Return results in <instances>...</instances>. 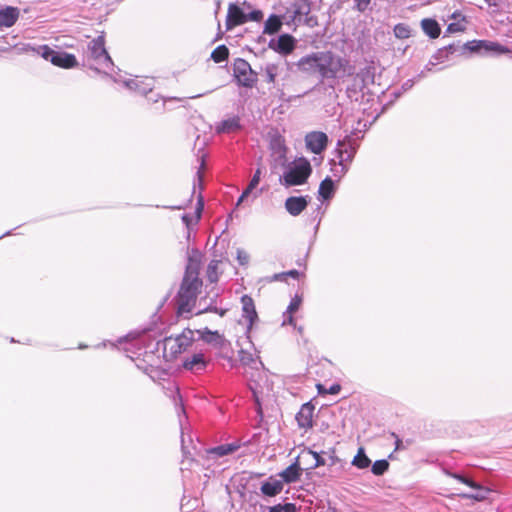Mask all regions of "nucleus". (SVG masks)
Masks as SVG:
<instances>
[{
    "mask_svg": "<svg viewBox=\"0 0 512 512\" xmlns=\"http://www.w3.org/2000/svg\"><path fill=\"white\" fill-rule=\"evenodd\" d=\"M210 362V359L203 352H196L182 361V368L199 375L206 372Z\"/></svg>",
    "mask_w": 512,
    "mask_h": 512,
    "instance_id": "nucleus-11",
    "label": "nucleus"
},
{
    "mask_svg": "<svg viewBox=\"0 0 512 512\" xmlns=\"http://www.w3.org/2000/svg\"><path fill=\"white\" fill-rule=\"evenodd\" d=\"M194 332L190 328H185L182 333L178 334V341H181V346L186 351L195 341Z\"/></svg>",
    "mask_w": 512,
    "mask_h": 512,
    "instance_id": "nucleus-37",
    "label": "nucleus"
},
{
    "mask_svg": "<svg viewBox=\"0 0 512 512\" xmlns=\"http://www.w3.org/2000/svg\"><path fill=\"white\" fill-rule=\"evenodd\" d=\"M302 296L295 294V296L290 300V303L286 309V311L283 313V316H286V314H293L295 313L302 304Z\"/></svg>",
    "mask_w": 512,
    "mask_h": 512,
    "instance_id": "nucleus-43",
    "label": "nucleus"
},
{
    "mask_svg": "<svg viewBox=\"0 0 512 512\" xmlns=\"http://www.w3.org/2000/svg\"><path fill=\"white\" fill-rule=\"evenodd\" d=\"M277 65L276 64H273V63H270V64H267L266 67H265V75H266V81L268 83H274L275 82V79H276V76H277Z\"/></svg>",
    "mask_w": 512,
    "mask_h": 512,
    "instance_id": "nucleus-47",
    "label": "nucleus"
},
{
    "mask_svg": "<svg viewBox=\"0 0 512 512\" xmlns=\"http://www.w3.org/2000/svg\"><path fill=\"white\" fill-rule=\"evenodd\" d=\"M203 209H204V197H203L202 193H199V195L197 197L195 211H194L195 222L200 221V219L202 217Z\"/></svg>",
    "mask_w": 512,
    "mask_h": 512,
    "instance_id": "nucleus-50",
    "label": "nucleus"
},
{
    "mask_svg": "<svg viewBox=\"0 0 512 512\" xmlns=\"http://www.w3.org/2000/svg\"><path fill=\"white\" fill-rule=\"evenodd\" d=\"M338 185L337 181H335L331 176L327 175L321 182L318 188L317 192V198L318 200L324 202V201H330L336 191H337Z\"/></svg>",
    "mask_w": 512,
    "mask_h": 512,
    "instance_id": "nucleus-17",
    "label": "nucleus"
},
{
    "mask_svg": "<svg viewBox=\"0 0 512 512\" xmlns=\"http://www.w3.org/2000/svg\"><path fill=\"white\" fill-rule=\"evenodd\" d=\"M308 453L311 454L313 456V458L315 459V464L313 466L314 468L325 465V460L320 456V454L318 452L309 450Z\"/></svg>",
    "mask_w": 512,
    "mask_h": 512,
    "instance_id": "nucleus-63",
    "label": "nucleus"
},
{
    "mask_svg": "<svg viewBox=\"0 0 512 512\" xmlns=\"http://www.w3.org/2000/svg\"><path fill=\"white\" fill-rule=\"evenodd\" d=\"M269 149L272 154L277 155L279 160H286L288 149L285 144V139L280 133L276 132L270 136Z\"/></svg>",
    "mask_w": 512,
    "mask_h": 512,
    "instance_id": "nucleus-19",
    "label": "nucleus"
},
{
    "mask_svg": "<svg viewBox=\"0 0 512 512\" xmlns=\"http://www.w3.org/2000/svg\"><path fill=\"white\" fill-rule=\"evenodd\" d=\"M348 61L336 56L332 51L312 52L301 57L296 66L299 71L306 74L319 73L321 80L336 79L338 72L345 69Z\"/></svg>",
    "mask_w": 512,
    "mask_h": 512,
    "instance_id": "nucleus-1",
    "label": "nucleus"
},
{
    "mask_svg": "<svg viewBox=\"0 0 512 512\" xmlns=\"http://www.w3.org/2000/svg\"><path fill=\"white\" fill-rule=\"evenodd\" d=\"M199 335V339L207 344H212L217 348H223L226 343V339L223 334L217 330H211L208 327L196 330Z\"/></svg>",
    "mask_w": 512,
    "mask_h": 512,
    "instance_id": "nucleus-18",
    "label": "nucleus"
},
{
    "mask_svg": "<svg viewBox=\"0 0 512 512\" xmlns=\"http://www.w3.org/2000/svg\"><path fill=\"white\" fill-rule=\"evenodd\" d=\"M402 91L400 89L394 90L390 96L391 99L382 106L381 113H384L390 106L394 104V102L402 96Z\"/></svg>",
    "mask_w": 512,
    "mask_h": 512,
    "instance_id": "nucleus-54",
    "label": "nucleus"
},
{
    "mask_svg": "<svg viewBox=\"0 0 512 512\" xmlns=\"http://www.w3.org/2000/svg\"><path fill=\"white\" fill-rule=\"evenodd\" d=\"M253 189H250L248 186L242 191L240 196L237 199L235 208H237L245 199H247L252 193Z\"/></svg>",
    "mask_w": 512,
    "mask_h": 512,
    "instance_id": "nucleus-64",
    "label": "nucleus"
},
{
    "mask_svg": "<svg viewBox=\"0 0 512 512\" xmlns=\"http://www.w3.org/2000/svg\"><path fill=\"white\" fill-rule=\"evenodd\" d=\"M481 56H500L509 52V48L497 41L484 40Z\"/></svg>",
    "mask_w": 512,
    "mask_h": 512,
    "instance_id": "nucleus-22",
    "label": "nucleus"
},
{
    "mask_svg": "<svg viewBox=\"0 0 512 512\" xmlns=\"http://www.w3.org/2000/svg\"><path fill=\"white\" fill-rule=\"evenodd\" d=\"M420 26L425 35L430 39H436L441 34V26L434 18H424L420 22Z\"/></svg>",
    "mask_w": 512,
    "mask_h": 512,
    "instance_id": "nucleus-25",
    "label": "nucleus"
},
{
    "mask_svg": "<svg viewBox=\"0 0 512 512\" xmlns=\"http://www.w3.org/2000/svg\"><path fill=\"white\" fill-rule=\"evenodd\" d=\"M465 30V26L460 22H451L448 24L446 28V34H454L457 32H463Z\"/></svg>",
    "mask_w": 512,
    "mask_h": 512,
    "instance_id": "nucleus-52",
    "label": "nucleus"
},
{
    "mask_svg": "<svg viewBox=\"0 0 512 512\" xmlns=\"http://www.w3.org/2000/svg\"><path fill=\"white\" fill-rule=\"evenodd\" d=\"M303 275V272L297 269H291L285 272H281V276L291 277L296 280L300 279Z\"/></svg>",
    "mask_w": 512,
    "mask_h": 512,
    "instance_id": "nucleus-62",
    "label": "nucleus"
},
{
    "mask_svg": "<svg viewBox=\"0 0 512 512\" xmlns=\"http://www.w3.org/2000/svg\"><path fill=\"white\" fill-rule=\"evenodd\" d=\"M445 51L448 53L449 56L451 55H464L465 50H462V45L460 44V41L453 42L451 44L444 46Z\"/></svg>",
    "mask_w": 512,
    "mask_h": 512,
    "instance_id": "nucleus-45",
    "label": "nucleus"
},
{
    "mask_svg": "<svg viewBox=\"0 0 512 512\" xmlns=\"http://www.w3.org/2000/svg\"><path fill=\"white\" fill-rule=\"evenodd\" d=\"M244 129L241 118L233 115L227 119H223L215 124V133L217 135L237 133Z\"/></svg>",
    "mask_w": 512,
    "mask_h": 512,
    "instance_id": "nucleus-15",
    "label": "nucleus"
},
{
    "mask_svg": "<svg viewBox=\"0 0 512 512\" xmlns=\"http://www.w3.org/2000/svg\"><path fill=\"white\" fill-rule=\"evenodd\" d=\"M311 197L309 195L289 196L286 198L284 207L291 216L300 215L309 205Z\"/></svg>",
    "mask_w": 512,
    "mask_h": 512,
    "instance_id": "nucleus-14",
    "label": "nucleus"
},
{
    "mask_svg": "<svg viewBox=\"0 0 512 512\" xmlns=\"http://www.w3.org/2000/svg\"><path fill=\"white\" fill-rule=\"evenodd\" d=\"M218 264V260H211L207 266V277L211 283L217 282L219 279L217 273Z\"/></svg>",
    "mask_w": 512,
    "mask_h": 512,
    "instance_id": "nucleus-42",
    "label": "nucleus"
},
{
    "mask_svg": "<svg viewBox=\"0 0 512 512\" xmlns=\"http://www.w3.org/2000/svg\"><path fill=\"white\" fill-rule=\"evenodd\" d=\"M88 48L91 53V57L95 60H100L103 58V64L106 67H113L114 63L109 55L106 47H105V36L101 34L94 38L88 45Z\"/></svg>",
    "mask_w": 512,
    "mask_h": 512,
    "instance_id": "nucleus-13",
    "label": "nucleus"
},
{
    "mask_svg": "<svg viewBox=\"0 0 512 512\" xmlns=\"http://www.w3.org/2000/svg\"><path fill=\"white\" fill-rule=\"evenodd\" d=\"M268 512H297V507L294 503L277 504L267 507Z\"/></svg>",
    "mask_w": 512,
    "mask_h": 512,
    "instance_id": "nucleus-41",
    "label": "nucleus"
},
{
    "mask_svg": "<svg viewBox=\"0 0 512 512\" xmlns=\"http://www.w3.org/2000/svg\"><path fill=\"white\" fill-rule=\"evenodd\" d=\"M347 408H349V411L351 410L350 403H349V401L344 400V401H341L340 403H337V404L331 406L330 408H328L327 413L329 414V416H332V417H335L337 415L349 416V413L346 412Z\"/></svg>",
    "mask_w": 512,
    "mask_h": 512,
    "instance_id": "nucleus-35",
    "label": "nucleus"
},
{
    "mask_svg": "<svg viewBox=\"0 0 512 512\" xmlns=\"http://www.w3.org/2000/svg\"><path fill=\"white\" fill-rule=\"evenodd\" d=\"M264 18V13L259 8H252L250 11H247V22H261Z\"/></svg>",
    "mask_w": 512,
    "mask_h": 512,
    "instance_id": "nucleus-48",
    "label": "nucleus"
},
{
    "mask_svg": "<svg viewBox=\"0 0 512 512\" xmlns=\"http://www.w3.org/2000/svg\"><path fill=\"white\" fill-rule=\"evenodd\" d=\"M292 11L290 10L289 7L286 8L285 12L284 13H280L279 15L280 16H284L285 19H284V24L288 27H297L298 25H300L301 23L298 22V19L295 17V15H293L291 13Z\"/></svg>",
    "mask_w": 512,
    "mask_h": 512,
    "instance_id": "nucleus-44",
    "label": "nucleus"
},
{
    "mask_svg": "<svg viewBox=\"0 0 512 512\" xmlns=\"http://www.w3.org/2000/svg\"><path fill=\"white\" fill-rule=\"evenodd\" d=\"M240 302L242 305V317L247 320L245 334L247 338H250V333L253 328V325L259 321L255 302L253 298L248 294L242 295L240 298Z\"/></svg>",
    "mask_w": 512,
    "mask_h": 512,
    "instance_id": "nucleus-10",
    "label": "nucleus"
},
{
    "mask_svg": "<svg viewBox=\"0 0 512 512\" xmlns=\"http://www.w3.org/2000/svg\"><path fill=\"white\" fill-rule=\"evenodd\" d=\"M233 78L237 86L251 89L258 81V74L251 68L249 62L243 58H235L233 65Z\"/></svg>",
    "mask_w": 512,
    "mask_h": 512,
    "instance_id": "nucleus-5",
    "label": "nucleus"
},
{
    "mask_svg": "<svg viewBox=\"0 0 512 512\" xmlns=\"http://www.w3.org/2000/svg\"><path fill=\"white\" fill-rule=\"evenodd\" d=\"M389 468V463L386 460L375 461L372 465V472L375 475L384 474Z\"/></svg>",
    "mask_w": 512,
    "mask_h": 512,
    "instance_id": "nucleus-46",
    "label": "nucleus"
},
{
    "mask_svg": "<svg viewBox=\"0 0 512 512\" xmlns=\"http://www.w3.org/2000/svg\"><path fill=\"white\" fill-rule=\"evenodd\" d=\"M260 490L265 496L274 497L283 490V481L269 478V480L262 483Z\"/></svg>",
    "mask_w": 512,
    "mask_h": 512,
    "instance_id": "nucleus-28",
    "label": "nucleus"
},
{
    "mask_svg": "<svg viewBox=\"0 0 512 512\" xmlns=\"http://www.w3.org/2000/svg\"><path fill=\"white\" fill-rule=\"evenodd\" d=\"M229 54V48L225 44H220L211 52L210 59L215 63H222L228 60Z\"/></svg>",
    "mask_w": 512,
    "mask_h": 512,
    "instance_id": "nucleus-34",
    "label": "nucleus"
},
{
    "mask_svg": "<svg viewBox=\"0 0 512 512\" xmlns=\"http://www.w3.org/2000/svg\"><path fill=\"white\" fill-rule=\"evenodd\" d=\"M366 87L368 84H373L375 80V67L373 65H366L361 68L354 76Z\"/></svg>",
    "mask_w": 512,
    "mask_h": 512,
    "instance_id": "nucleus-31",
    "label": "nucleus"
},
{
    "mask_svg": "<svg viewBox=\"0 0 512 512\" xmlns=\"http://www.w3.org/2000/svg\"><path fill=\"white\" fill-rule=\"evenodd\" d=\"M312 171L311 162L308 158L300 156L285 166L279 181L286 188L300 186L308 182Z\"/></svg>",
    "mask_w": 512,
    "mask_h": 512,
    "instance_id": "nucleus-3",
    "label": "nucleus"
},
{
    "mask_svg": "<svg viewBox=\"0 0 512 512\" xmlns=\"http://www.w3.org/2000/svg\"><path fill=\"white\" fill-rule=\"evenodd\" d=\"M181 220L187 228H190L193 224L198 223V222H195V215H192L190 213H184L181 216Z\"/></svg>",
    "mask_w": 512,
    "mask_h": 512,
    "instance_id": "nucleus-61",
    "label": "nucleus"
},
{
    "mask_svg": "<svg viewBox=\"0 0 512 512\" xmlns=\"http://www.w3.org/2000/svg\"><path fill=\"white\" fill-rule=\"evenodd\" d=\"M203 254L198 248H192L188 251L187 263L184 274L199 276Z\"/></svg>",
    "mask_w": 512,
    "mask_h": 512,
    "instance_id": "nucleus-16",
    "label": "nucleus"
},
{
    "mask_svg": "<svg viewBox=\"0 0 512 512\" xmlns=\"http://www.w3.org/2000/svg\"><path fill=\"white\" fill-rule=\"evenodd\" d=\"M454 477L456 479H458L460 482H462V483H464V484H466V485L476 489L475 493L467 495V497L473 498V499L478 500V501H481V500H484V499L487 498V495L490 492L488 489L479 486L474 481L469 480V479L465 478L464 476L454 475Z\"/></svg>",
    "mask_w": 512,
    "mask_h": 512,
    "instance_id": "nucleus-27",
    "label": "nucleus"
},
{
    "mask_svg": "<svg viewBox=\"0 0 512 512\" xmlns=\"http://www.w3.org/2000/svg\"><path fill=\"white\" fill-rule=\"evenodd\" d=\"M296 46L297 39L290 33H281L276 38H271L268 42V48L282 56L291 54Z\"/></svg>",
    "mask_w": 512,
    "mask_h": 512,
    "instance_id": "nucleus-7",
    "label": "nucleus"
},
{
    "mask_svg": "<svg viewBox=\"0 0 512 512\" xmlns=\"http://www.w3.org/2000/svg\"><path fill=\"white\" fill-rule=\"evenodd\" d=\"M37 60L49 61L54 66L62 69H73L78 67L79 63L76 56L61 49H53L48 45L34 46V57Z\"/></svg>",
    "mask_w": 512,
    "mask_h": 512,
    "instance_id": "nucleus-4",
    "label": "nucleus"
},
{
    "mask_svg": "<svg viewBox=\"0 0 512 512\" xmlns=\"http://www.w3.org/2000/svg\"><path fill=\"white\" fill-rule=\"evenodd\" d=\"M394 35L398 39H407L411 35V29L409 25L405 23H398L393 29Z\"/></svg>",
    "mask_w": 512,
    "mask_h": 512,
    "instance_id": "nucleus-40",
    "label": "nucleus"
},
{
    "mask_svg": "<svg viewBox=\"0 0 512 512\" xmlns=\"http://www.w3.org/2000/svg\"><path fill=\"white\" fill-rule=\"evenodd\" d=\"M361 131L358 128L353 129L349 134H346L342 139H338L333 154L338 159L339 166L331 168L330 171L337 183L349 171V164L353 161L358 148L360 146L359 140L361 139L358 134Z\"/></svg>",
    "mask_w": 512,
    "mask_h": 512,
    "instance_id": "nucleus-2",
    "label": "nucleus"
},
{
    "mask_svg": "<svg viewBox=\"0 0 512 512\" xmlns=\"http://www.w3.org/2000/svg\"><path fill=\"white\" fill-rule=\"evenodd\" d=\"M240 447L241 443L239 441H235L232 443L221 444L219 446L213 447L207 450V454L209 457L217 459L235 453Z\"/></svg>",
    "mask_w": 512,
    "mask_h": 512,
    "instance_id": "nucleus-21",
    "label": "nucleus"
},
{
    "mask_svg": "<svg viewBox=\"0 0 512 512\" xmlns=\"http://www.w3.org/2000/svg\"><path fill=\"white\" fill-rule=\"evenodd\" d=\"M354 1V9L358 12H365L370 6L372 0H353Z\"/></svg>",
    "mask_w": 512,
    "mask_h": 512,
    "instance_id": "nucleus-57",
    "label": "nucleus"
},
{
    "mask_svg": "<svg viewBox=\"0 0 512 512\" xmlns=\"http://www.w3.org/2000/svg\"><path fill=\"white\" fill-rule=\"evenodd\" d=\"M261 169L260 168H257L252 176V178L250 179L249 183H248V187L250 189H256V187L259 185L260 183V180H261Z\"/></svg>",
    "mask_w": 512,
    "mask_h": 512,
    "instance_id": "nucleus-58",
    "label": "nucleus"
},
{
    "mask_svg": "<svg viewBox=\"0 0 512 512\" xmlns=\"http://www.w3.org/2000/svg\"><path fill=\"white\" fill-rule=\"evenodd\" d=\"M483 45H485L484 39L467 41L462 45V50H465V54L470 53L481 55Z\"/></svg>",
    "mask_w": 512,
    "mask_h": 512,
    "instance_id": "nucleus-38",
    "label": "nucleus"
},
{
    "mask_svg": "<svg viewBox=\"0 0 512 512\" xmlns=\"http://www.w3.org/2000/svg\"><path fill=\"white\" fill-rule=\"evenodd\" d=\"M236 259L241 266H245L249 263V255L246 251L238 248L236 251Z\"/></svg>",
    "mask_w": 512,
    "mask_h": 512,
    "instance_id": "nucleus-56",
    "label": "nucleus"
},
{
    "mask_svg": "<svg viewBox=\"0 0 512 512\" xmlns=\"http://www.w3.org/2000/svg\"><path fill=\"white\" fill-rule=\"evenodd\" d=\"M177 299V315L182 316L185 313H190L192 307L194 306L196 299H188V298H176Z\"/></svg>",
    "mask_w": 512,
    "mask_h": 512,
    "instance_id": "nucleus-36",
    "label": "nucleus"
},
{
    "mask_svg": "<svg viewBox=\"0 0 512 512\" xmlns=\"http://www.w3.org/2000/svg\"><path fill=\"white\" fill-rule=\"evenodd\" d=\"M305 146L315 155H321L328 147L329 137L322 131H311L305 135Z\"/></svg>",
    "mask_w": 512,
    "mask_h": 512,
    "instance_id": "nucleus-9",
    "label": "nucleus"
},
{
    "mask_svg": "<svg viewBox=\"0 0 512 512\" xmlns=\"http://www.w3.org/2000/svg\"><path fill=\"white\" fill-rule=\"evenodd\" d=\"M301 476V468L296 461L295 463L288 466L285 470L280 473V477L283 479V482L293 483L296 482Z\"/></svg>",
    "mask_w": 512,
    "mask_h": 512,
    "instance_id": "nucleus-29",
    "label": "nucleus"
},
{
    "mask_svg": "<svg viewBox=\"0 0 512 512\" xmlns=\"http://www.w3.org/2000/svg\"><path fill=\"white\" fill-rule=\"evenodd\" d=\"M292 400L294 402V408L293 410H296L294 413V416H314V410H315V404L314 400L312 399L306 403L300 404L294 396H292Z\"/></svg>",
    "mask_w": 512,
    "mask_h": 512,
    "instance_id": "nucleus-30",
    "label": "nucleus"
},
{
    "mask_svg": "<svg viewBox=\"0 0 512 512\" xmlns=\"http://www.w3.org/2000/svg\"><path fill=\"white\" fill-rule=\"evenodd\" d=\"M432 59L437 62H444L449 59L448 53L445 51L444 46L439 48L432 56Z\"/></svg>",
    "mask_w": 512,
    "mask_h": 512,
    "instance_id": "nucleus-59",
    "label": "nucleus"
},
{
    "mask_svg": "<svg viewBox=\"0 0 512 512\" xmlns=\"http://www.w3.org/2000/svg\"><path fill=\"white\" fill-rule=\"evenodd\" d=\"M124 85L130 89L138 92L141 95L148 96V94L152 93L153 90V81L152 79L149 82L139 81L136 79H128L124 81Z\"/></svg>",
    "mask_w": 512,
    "mask_h": 512,
    "instance_id": "nucleus-26",
    "label": "nucleus"
},
{
    "mask_svg": "<svg viewBox=\"0 0 512 512\" xmlns=\"http://www.w3.org/2000/svg\"><path fill=\"white\" fill-rule=\"evenodd\" d=\"M284 16L276 13H271L265 20L263 25V34L274 36L278 34L284 25Z\"/></svg>",
    "mask_w": 512,
    "mask_h": 512,
    "instance_id": "nucleus-20",
    "label": "nucleus"
},
{
    "mask_svg": "<svg viewBox=\"0 0 512 512\" xmlns=\"http://www.w3.org/2000/svg\"><path fill=\"white\" fill-rule=\"evenodd\" d=\"M202 284L203 282L199 276L184 274L176 298L197 299Z\"/></svg>",
    "mask_w": 512,
    "mask_h": 512,
    "instance_id": "nucleus-8",
    "label": "nucleus"
},
{
    "mask_svg": "<svg viewBox=\"0 0 512 512\" xmlns=\"http://www.w3.org/2000/svg\"><path fill=\"white\" fill-rule=\"evenodd\" d=\"M203 209H204V197H203L202 193H199V195L197 197L195 211H194L195 222L200 221V219L202 217Z\"/></svg>",
    "mask_w": 512,
    "mask_h": 512,
    "instance_id": "nucleus-49",
    "label": "nucleus"
},
{
    "mask_svg": "<svg viewBox=\"0 0 512 512\" xmlns=\"http://www.w3.org/2000/svg\"><path fill=\"white\" fill-rule=\"evenodd\" d=\"M485 3L493 8L492 12L497 13L500 12L503 9V6L507 2V0H484Z\"/></svg>",
    "mask_w": 512,
    "mask_h": 512,
    "instance_id": "nucleus-53",
    "label": "nucleus"
},
{
    "mask_svg": "<svg viewBox=\"0 0 512 512\" xmlns=\"http://www.w3.org/2000/svg\"><path fill=\"white\" fill-rule=\"evenodd\" d=\"M250 390L252 392L253 405L256 412V416L262 417L264 415V410L262 406L263 402V391L258 390L257 385L250 384Z\"/></svg>",
    "mask_w": 512,
    "mask_h": 512,
    "instance_id": "nucleus-33",
    "label": "nucleus"
},
{
    "mask_svg": "<svg viewBox=\"0 0 512 512\" xmlns=\"http://www.w3.org/2000/svg\"><path fill=\"white\" fill-rule=\"evenodd\" d=\"M19 16L17 8L7 6L0 8V28H8L14 25Z\"/></svg>",
    "mask_w": 512,
    "mask_h": 512,
    "instance_id": "nucleus-23",
    "label": "nucleus"
},
{
    "mask_svg": "<svg viewBox=\"0 0 512 512\" xmlns=\"http://www.w3.org/2000/svg\"><path fill=\"white\" fill-rule=\"evenodd\" d=\"M291 13L295 15L298 19V22L302 23L304 17L311 12V2L310 0H295L290 4Z\"/></svg>",
    "mask_w": 512,
    "mask_h": 512,
    "instance_id": "nucleus-24",
    "label": "nucleus"
},
{
    "mask_svg": "<svg viewBox=\"0 0 512 512\" xmlns=\"http://www.w3.org/2000/svg\"><path fill=\"white\" fill-rule=\"evenodd\" d=\"M238 356L241 364L244 366H248L254 362L253 355L247 350L240 349L238 352Z\"/></svg>",
    "mask_w": 512,
    "mask_h": 512,
    "instance_id": "nucleus-51",
    "label": "nucleus"
},
{
    "mask_svg": "<svg viewBox=\"0 0 512 512\" xmlns=\"http://www.w3.org/2000/svg\"><path fill=\"white\" fill-rule=\"evenodd\" d=\"M310 28H313L318 25V18L315 15H306L302 20V23Z\"/></svg>",
    "mask_w": 512,
    "mask_h": 512,
    "instance_id": "nucleus-60",
    "label": "nucleus"
},
{
    "mask_svg": "<svg viewBox=\"0 0 512 512\" xmlns=\"http://www.w3.org/2000/svg\"><path fill=\"white\" fill-rule=\"evenodd\" d=\"M152 332L153 330L151 328H148L144 333H142V335L136 340L137 343H141L143 344L144 348L145 349H150L151 348V342L150 343H146V340L150 338H152Z\"/></svg>",
    "mask_w": 512,
    "mask_h": 512,
    "instance_id": "nucleus-55",
    "label": "nucleus"
},
{
    "mask_svg": "<svg viewBox=\"0 0 512 512\" xmlns=\"http://www.w3.org/2000/svg\"><path fill=\"white\" fill-rule=\"evenodd\" d=\"M370 459L365 455L364 449L360 448L354 457L352 464L359 469H365L370 465Z\"/></svg>",
    "mask_w": 512,
    "mask_h": 512,
    "instance_id": "nucleus-39",
    "label": "nucleus"
},
{
    "mask_svg": "<svg viewBox=\"0 0 512 512\" xmlns=\"http://www.w3.org/2000/svg\"><path fill=\"white\" fill-rule=\"evenodd\" d=\"M366 86L361 83L357 78L353 77L352 83L347 86L346 88V94L351 100H358L359 94H361V97L364 96V89Z\"/></svg>",
    "mask_w": 512,
    "mask_h": 512,
    "instance_id": "nucleus-32",
    "label": "nucleus"
},
{
    "mask_svg": "<svg viewBox=\"0 0 512 512\" xmlns=\"http://www.w3.org/2000/svg\"><path fill=\"white\" fill-rule=\"evenodd\" d=\"M160 348L163 350V358L166 361H172L176 359L178 355L185 352L177 336H165L164 339L157 340L154 347L150 349V352L156 353Z\"/></svg>",
    "mask_w": 512,
    "mask_h": 512,
    "instance_id": "nucleus-6",
    "label": "nucleus"
},
{
    "mask_svg": "<svg viewBox=\"0 0 512 512\" xmlns=\"http://www.w3.org/2000/svg\"><path fill=\"white\" fill-rule=\"evenodd\" d=\"M247 22V12L243 6L238 2L230 3L226 15V31H230L233 28L243 25Z\"/></svg>",
    "mask_w": 512,
    "mask_h": 512,
    "instance_id": "nucleus-12",
    "label": "nucleus"
}]
</instances>
